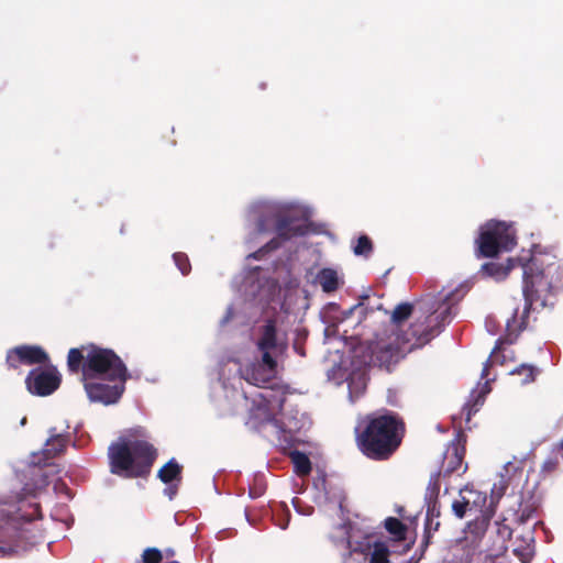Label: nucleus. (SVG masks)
<instances>
[{"mask_svg": "<svg viewBox=\"0 0 563 563\" xmlns=\"http://www.w3.org/2000/svg\"><path fill=\"white\" fill-rule=\"evenodd\" d=\"M455 290L440 294L435 302H421L413 307L410 303L398 305L390 318L387 329L376 336L368 345L369 355L362 360L360 347L352 356L343 357L338 353L332 356V367L327 371L328 379L335 385L347 382L350 399L358 398L366 389L367 364L389 367L416 346L426 344L440 328L453 316Z\"/></svg>", "mask_w": 563, "mask_h": 563, "instance_id": "f257e3e1", "label": "nucleus"}, {"mask_svg": "<svg viewBox=\"0 0 563 563\" xmlns=\"http://www.w3.org/2000/svg\"><path fill=\"white\" fill-rule=\"evenodd\" d=\"M67 366L71 373H78L81 367V380L91 402L109 406L121 398L126 368L113 351L96 345L70 349Z\"/></svg>", "mask_w": 563, "mask_h": 563, "instance_id": "f03ea898", "label": "nucleus"}, {"mask_svg": "<svg viewBox=\"0 0 563 563\" xmlns=\"http://www.w3.org/2000/svg\"><path fill=\"white\" fill-rule=\"evenodd\" d=\"M309 211L303 206L294 202L258 201L249 210V219L254 221L253 231L257 236H264L274 230L276 238L271 239L264 247L251 253L250 258H261L271 250L278 246V239H290L306 232Z\"/></svg>", "mask_w": 563, "mask_h": 563, "instance_id": "7ed1b4c3", "label": "nucleus"}, {"mask_svg": "<svg viewBox=\"0 0 563 563\" xmlns=\"http://www.w3.org/2000/svg\"><path fill=\"white\" fill-rule=\"evenodd\" d=\"M257 355L253 361L240 363L241 377L251 385L264 387L277 375L278 362L288 347V338L276 319L262 324L255 334Z\"/></svg>", "mask_w": 563, "mask_h": 563, "instance_id": "20e7f679", "label": "nucleus"}, {"mask_svg": "<svg viewBox=\"0 0 563 563\" xmlns=\"http://www.w3.org/2000/svg\"><path fill=\"white\" fill-rule=\"evenodd\" d=\"M156 457L144 430L133 429L109 446L111 472L121 476H141L148 472Z\"/></svg>", "mask_w": 563, "mask_h": 563, "instance_id": "39448f33", "label": "nucleus"}, {"mask_svg": "<svg viewBox=\"0 0 563 563\" xmlns=\"http://www.w3.org/2000/svg\"><path fill=\"white\" fill-rule=\"evenodd\" d=\"M519 264L523 268V297L525 305L520 308H515L510 318L506 320L507 340L511 343L517 336L518 332L525 329L526 319L529 309L533 301L541 298L551 289V282L548 276L551 271L552 264L548 263L547 268H541L544 265L543 256L533 252L530 258L520 256Z\"/></svg>", "mask_w": 563, "mask_h": 563, "instance_id": "423d86ee", "label": "nucleus"}, {"mask_svg": "<svg viewBox=\"0 0 563 563\" xmlns=\"http://www.w3.org/2000/svg\"><path fill=\"white\" fill-rule=\"evenodd\" d=\"M402 424L391 415L372 418L360 435V446L371 459H387L400 444Z\"/></svg>", "mask_w": 563, "mask_h": 563, "instance_id": "0eeeda50", "label": "nucleus"}, {"mask_svg": "<svg viewBox=\"0 0 563 563\" xmlns=\"http://www.w3.org/2000/svg\"><path fill=\"white\" fill-rule=\"evenodd\" d=\"M283 406L282 397L272 390L257 391L252 399L250 407L251 418L260 424H268L278 441L289 443L292 439L291 432L298 429L292 420L285 421L276 418Z\"/></svg>", "mask_w": 563, "mask_h": 563, "instance_id": "6e6552de", "label": "nucleus"}, {"mask_svg": "<svg viewBox=\"0 0 563 563\" xmlns=\"http://www.w3.org/2000/svg\"><path fill=\"white\" fill-rule=\"evenodd\" d=\"M476 244L481 256L494 257L515 247V230L510 224L490 220L481 227Z\"/></svg>", "mask_w": 563, "mask_h": 563, "instance_id": "1a4fd4ad", "label": "nucleus"}, {"mask_svg": "<svg viewBox=\"0 0 563 563\" xmlns=\"http://www.w3.org/2000/svg\"><path fill=\"white\" fill-rule=\"evenodd\" d=\"M334 539L346 543V549L354 553H361L369 558V563H388L389 550L385 542L377 541L371 536H365L361 541L353 540L354 533L350 527L342 525L338 528Z\"/></svg>", "mask_w": 563, "mask_h": 563, "instance_id": "9d476101", "label": "nucleus"}, {"mask_svg": "<svg viewBox=\"0 0 563 563\" xmlns=\"http://www.w3.org/2000/svg\"><path fill=\"white\" fill-rule=\"evenodd\" d=\"M27 390L37 396H47L54 393L60 384V375L56 367H37L30 372L25 379Z\"/></svg>", "mask_w": 563, "mask_h": 563, "instance_id": "9b49d317", "label": "nucleus"}, {"mask_svg": "<svg viewBox=\"0 0 563 563\" xmlns=\"http://www.w3.org/2000/svg\"><path fill=\"white\" fill-rule=\"evenodd\" d=\"M499 351L500 345L497 344L495 350L492 352L489 358L484 364L483 371H482V378H486V382L484 384H478L476 388H474L470 395L468 401L464 406V411L466 415V420L470 421L473 413H475L479 407L483 405L484 399L487 394H489V379L488 376V367L495 363H503V361L499 360Z\"/></svg>", "mask_w": 563, "mask_h": 563, "instance_id": "f8f14e48", "label": "nucleus"}, {"mask_svg": "<svg viewBox=\"0 0 563 563\" xmlns=\"http://www.w3.org/2000/svg\"><path fill=\"white\" fill-rule=\"evenodd\" d=\"M46 361L47 354L38 346H19L11 350L7 355V362L11 367H16L19 363L32 365Z\"/></svg>", "mask_w": 563, "mask_h": 563, "instance_id": "ddd939ff", "label": "nucleus"}, {"mask_svg": "<svg viewBox=\"0 0 563 563\" xmlns=\"http://www.w3.org/2000/svg\"><path fill=\"white\" fill-rule=\"evenodd\" d=\"M180 465L174 459L158 471L159 479L165 484H169V486L164 489V494L169 499H173L177 493V484L180 481Z\"/></svg>", "mask_w": 563, "mask_h": 563, "instance_id": "4468645a", "label": "nucleus"}, {"mask_svg": "<svg viewBox=\"0 0 563 563\" xmlns=\"http://www.w3.org/2000/svg\"><path fill=\"white\" fill-rule=\"evenodd\" d=\"M14 505H9L8 509H0V530L8 532L9 530H16L19 528V519H23L25 521H31L37 518L38 508L37 506L32 507V511L21 516H12V509Z\"/></svg>", "mask_w": 563, "mask_h": 563, "instance_id": "2eb2a0df", "label": "nucleus"}, {"mask_svg": "<svg viewBox=\"0 0 563 563\" xmlns=\"http://www.w3.org/2000/svg\"><path fill=\"white\" fill-rule=\"evenodd\" d=\"M316 283L321 286L324 292H333L342 284V278L338 271L333 268H322L316 276Z\"/></svg>", "mask_w": 563, "mask_h": 563, "instance_id": "dca6fc26", "label": "nucleus"}, {"mask_svg": "<svg viewBox=\"0 0 563 563\" xmlns=\"http://www.w3.org/2000/svg\"><path fill=\"white\" fill-rule=\"evenodd\" d=\"M66 438L63 437L62 434H52L46 443H45V448L43 449L42 451V454L44 455V461L37 459V460H33V463L34 464H41L42 462L46 463V461H48L49 459L54 457L56 454H58L59 452H62L65 446H66ZM34 459H36L34 456Z\"/></svg>", "mask_w": 563, "mask_h": 563, "instance_id": "f3484780", "label": "nucleus"}, {"mask_svg": "<svg viewBox=\"0 0 563 563\" xmlns=\"http://www.w3.org/2000/svg\"><path fill=\"white\" fill-rule=\"evenodd\" d=\"M514 266H515V260L509 258L507 261V264L494 263V262L486 263L482 266V271L487 276L493 277L496 280H503L508 276L509 272L514 268Z\"/></svg>", "mask_w": 563, "mask_h": 563, "instance_id": "a211bd4d", "label": "nucleus"}, {"mask_svg": "<svg viewBox=\"0 0 563 563\" xmlns=\"http://www.w3.org/2000/svg\"><path fill=\"white\" fill-rule=\"evenodd\" d=\"M439 492L438 479L434 482H430L428 486L427 498L429 499L428 510H427V527H431L433 525V518H438L440 515L438 503L435 497Z\"/></svg>", "mask_w": 563, "mask_h": 563, "instance_id": "6ab92c4d", "label": "nucleus"}, {"mask_svg": "<svg viewBox=\"0 0 563 563\" xmlns=\"http://www.w3.org/2000/svg\"><path fill=\"white\" fill-rule=\"evenodd\" d=\"M522 468L523 460L514 457L501 466L497 477L500 479H508V483L511 484L515 477L521 473Z\"/></svg>", "mask_w": 563, "mask_h": 563, "instance_id": "aec40b11", "label": "nucleus"}, {"mask_svg": "<svg viewBox=\"0 0 563 563\" xmlns=\"http://www.w3.org/2000/svg\"><path fill=\"white\" fill-rule=\"evenodd\" d=\"M290 457H291V462L294 464L296 474H298L300 476H306L310 473L311 463H310L309 457L306 454L298 452V451H294V452H291Z\"/></svg>", "mask_w": 563, "mask_h": 563, "instance_id": "412c9836", "label": "nucleus"}, {"mask_svg": "<svg viewBox=\"0 0 563 563\" xmlns=\"http://www.w3.org/2000/svg\"><path fill=\"white\" fill-rule=\"evenodd\" d=\"M532 541H533V539H532L531 534L529 533L523 539V544L518 545L512 550V553L519 559V561L521 563H529V561L531 560V558L533 555Z\"/></svg>", "mask_w": 563, "mask_h": 563, "instance_id": "4be33fe9", "label": "nucleus"}, {"mask_svg": "<svg viewBox=\"0 0 563 563\" xmlns=\"http://www.w3.org/2000/svg\"><path fill=\"white\" fill-rule=\"evenodd\" d=\"M338 314H340V311L335 306L329 307V309L324 312V322L328 324L324 329L325 340H330L332 336H335L340 332L338 324L330 323L333 319L338 318Z\"/></svg>", "mask_w": 563, "mask_h": 563, "instance_id": "5701e85b", "label": "nucleus"}, {"mask_svg": "<svg viewBox=\"0 0 563 563\" xmlns=\"http://www.w3.org/2000/svg\"><path fill=\"white\" fill-rule=\"evenodd\" d=\"M254 296L258 297L260 300H267L269 301L275 297L277 292H279V288L277 284L274 280H265L264 284L258 285L257 292L254 290L251 291Z\"/></svg>", "mask_w": 563, "mask_h": 563, "instance_id": "b1692460", "label": "nucleus"}, {"mask_svg": "<svg viewBox=\"0 0 563 563\" xmlns=\"http://www.w3.org/2000/svg\"><path fill=\"white\" fill-rule=\"evenodd\" d=\"M385 528L387 531L395 537L397 540L405 539L406 536V527L405 525L396 518H387L385 520Z\"/></svg>", "mask_w": 563, "mask_h": 563, "instance_id": "393cba45", "label": "nucleus"}, {"mask_svg": "<svg viewBox=\"0 0 563 563\" xmlns=\"http://www.w3.org/2000/svg\"><path fill=\"white\" fill-rule=\"evenodd\" d=\"M509 485L510 484L508 483V479H500L497 477V479L494 482L493 487L490 489L492 504H496L500 500V498L505 495Z\"/></svg>", "mask_w": 563, "mask_h": 563, "instance_id": "a878e982", "label": "nucleus"}, {"mask_svg": "<svg viewBox=\"0 0 563 563\" xmlns=\"http://www.w3.org/2000/svg\"><path fill=\"white\" fill-rule=\"evenodd\" d=\"M353 252L355 255L367 256L372 252V243L369 239L365 235L358 238L356 244L353 246Z\"/></svg>", "mask_w": 563, "mask_h": 563, "instance_id": "bb28decb", "label": "nucleus"}, {"mask_svg": "<svg viewBox=\"0 0 563 563\" xmlns=\"http://www.w3.org/2000/svg\"><path fill=\"white\" fill-rule=\"evenodd\" d=\"M173 258L183 275H187L190 272V264L186 254L175 253Z\"/></svg>", "mask_w": 563, "mask_h": 563, "instance_id": "cd10ccee", "label": "nucleus"}, {"mask_svg": "<svg viewBox=\"0 0 563 563\" xmlns=\"http://www.w3.org/2000/svg\"><path fill=\"white\" fill-rule=\"evenodd\" d=\"M450 454L452 455V459L454 460L452 465L449 464V470L451 472H457L462 468V456L459 454V450L456 446L452 448V452L448 450L445 454V460H449Z\"/></svg>", "mask_w": 563, "mask_h": 563, "instance_id": "c85d7f7f", "label": "nucleus"}, {"mask_svg": "<svg viewBox=\"0 0 563 563\" xmlns=\"http://www.w3.org/2000/svg\"><path fill=\"white\" fill-rule=\"evenodd\" d=\"M511 374H523L525 378L522 379V384H527L534 379L536 369L529 365H521L519 368L512 371Z\"/></svg>", "mask_w": 563, "mask_h": 563, "instance_id": "c756f323", "label": "nucleus"}, {"mask_svg": "<svg viewBox=\"0 0 563 563\" xmlns=\"http://www.w3.org/2000/svg\"><path fill=\"white\" fill-rule=\"evenodd\" d=\"M468 504H470V500L465 496H462L461 500L453 501L452 509H453V512L455 514V516L459 518H463L466 512V508H467Z\"/></svg>", "mask_w": 563, "mask_h": 563, "instance_id": "7c9ffc66", "label": "nucleus"}, {"mask_svg": "<svg viewBox=\"0 0 563 563\" xmlns=\"http://www.w3.org/2000/svg\"><path fill=\"white\" fill-rule=\"evenodd\" d=\"M142 559L143 563H159L162 554L157 549L150 548L143 552Z\"/></svg>", "mask_w": 563, "mask_h": 563, "instance_id": "2f4dec72", "label": "nucleus"}, {"mask_svg": "<svg viewBox=\"0 0 563 563\" xmlns=\"http://www.w3.org/2000/svg\"><path fill=\"white\" fill-rule=\"evenodd\" d=\"M556 461L550 460L544 463L543 468L548 471H553L556 467Z\"/></svg>", "mask_w": 563, "mask_h": 563, "instance_id": "473e14b6", "label": "nucleus"}, {"mask_svg": "<svg viewBox=\"0 0 563 563\" xmlns=\"http://www.w3.org/2000/svg\"><path fill=\"white\" fill-rule=\"evenodd\" d=\"M492 323H493V319H492V318H488V319L486 320V328H487V330H488L492 334H495V333H496V330H495V328H494V324H492Z\"/></svg>", "mask_w": 563, "mask_h": 563, "instance_id": "72a5a7b5", "label": "nucleus"}, {"mask_svg": "<svg viewBox=\"0 0 563 563\" xmlns=\"http://www.w3.org/2000/svg\"><path fill=\"white\" fill-rule=\"evenodd\" d=\"M292 504H294V506L296 507V509H297L300 514H302V515H310V514H311V510H310V509H309V510H307V511H301V510L299 509V500H298V499H296V498H295V499L292 500Z\"/></svg>", "mask_w": 563, "mask_h": 563, "instance_id": "f704fd0d", "label": "nucleus"}, {"mask_svg": "<svg viewBox=\"0 0 563 563\" xmlns=\"http://www.w3.org/2000/svg\"><path fill=\"white\" fill-rule=\"evenodd\" d=\"M254 279H255V276L253 273L250 276H247V278H246V284L247 285L250 284L252 288H253Z\"/></svg>", "mask_w": 563, "mask_h": 563, "instance_id": "c9c22d12", "label": "nucleus"}, {"mask_svg": "<svg viewBox=\"0 0 563 563\" xmlns=\"http://www.w3.org/2000/svg\"><path fill=\"white\" fill-rule=\"evenodd\" d=\"M388 402L391 404V405H395V400L391 398V391H389L388 394Z\"/></svg>", "mask_w": 563, "mask_h": 563, "instance_id": "e433bc0d", "label": "nucleus"}, {"mask_svg": "<svg viewBox=\"0 0 563 563\" xmlns=\"http://www.w3.org/2000/svg\"><path fill=\"white\" fill-rule=\"evenodd\" d=\"M230 317H231V308H229L228 316L224 318L223 322H227Z\"/></svg>", "mask_w": 563, "mask_h": 563, "instance_id": "4c0bfd02", "label": "nucleus"}, {"mask_svg": "<svg viewBox=\"0 0 563 563\" xmlns=\"http://www.w3.org/2000/svg\"><path fill=\"white\" fill-rule=\"evenodd\" d=\"M530 515L525 516V514L521 515V522L526 521L529 518Z\"/></svg>", "mask_w": 563, "mask_h": 563, "instance_id": "58836bf2", "label": "nucleus"}, {"mask_svg": "<svg viewBox=\"0 0 563 563\" xmlns=\"http://www.w3.org/2000/svg\"><path fill=\"white\" fill-rule=\"evenodd\" d=\"M287 525H288V521H286L285 523H278V526H279L282 529H286V528H287Z\"/></svg>", "mask_w": 563, "mask_h": 563, "instance_id": "ea45409f", "label": "nucleus"}, {"mask_svg": "<svg viewBox=\"0 0 563 563\" xmlns=\"http://www.w3.org/2000/svg\"><path fill=\"white\" fill-rule=\"evenodd\" d=\"M559 449L563 451V439L558 444Z\"/></svg>", "mask_w": 563, "mask_h": 563, "instance_id": "a19ab883", "label": "nucleus"}, {"mask_svg": "<svg viewBox=\"0 0 563 563\" xmlns=\"http://www.w3.org/2000/svg\"><path fill=\"white\" fill-rule=\"evenodd\" d=\"M461 493H470V494H472L473 492L471 489H468V488H465Z\"/></svg>", "mask_w": 563, "mask_h": 563, "instance_id": "79ce46f5", "label": "nucleus"}, {"mask_svg": "<svg viewBox=\"0 0 563 563\" xmlns=\"http://www.w3.org/2000/svg\"><path fill=\"white\" fill-rule=\"evenodd\" d=\"M246 243H247V244H252V243H253V241H252V238H251V236L247 239Z\"/></svg>", "mask_w": 563, "mask_h": 563, "instance_id": "37998d69", "label": "nucleus"}, {"mask_svg": "<svg viewBox=\"0 0 563 563\" xmlns=\"http://www.w3.org/2000/svg\"><path fill=\"white\" fill-rule=\"evenodd\" d=\"M25 490L27 492V494H33L34 492L29 489V488H25Z\"/></svg>", "mask_w": 563, "mask_h": 563, "instance_id": "c03bdc74", "label": "nucleus"}, {"mask_svg": "<svg viewBox=\"0 0 563 563\" xmlns=\"http://www.w3.org/2000/svg\"><path fill=\"white\" fill-rule=\"evenodd\" d=\"M41 485H42V486L46 485L45 479H42V484H41Z\"/></svg>", "mask_w": 563, "mask_h": 563, "instance_id": "a18cd8bd", "label": "nucleus"}]
</instances>
